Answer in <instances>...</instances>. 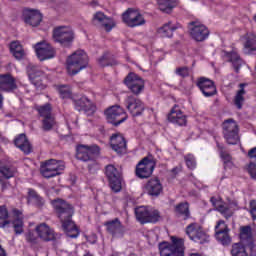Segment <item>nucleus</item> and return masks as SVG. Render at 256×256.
Listing matches in <instances>:
<instances>
[{"mask_svg":"<svg viewBox=\"0 0 256 256\" xmlns=\"http://www.w3.org/2000/svg\"><path fill=\"white\" fill-rule=\"evenodd\" d=\"M52 205L67 237H70L71 239H77L80 232L77 224H75L73 221V215L75 214V209L73 206L67 201L59 198L53 200Z\"/></svg>","mask_w":256,"mask_h":256,"instance_id":"obj_1","label":"nucleus"},{"mask_svg":"<svg viewBox=\"0 0 256 256\" xmlns=\"http://www.w3.org/2000/svg\"><path fill=\"white\" fill-rule=\"evenodd\" d=\"M66 63L68 74L77 75L89 67V56L84 50H77L68 56Z\"/></svg>","mask_w":256,"mask_h":256,"instance_id":"obj_2","label":"nucleus"},{"mask_svg":"<svg viewBox=\"0 0 256 256\" xmlns=\"http://www.w3.org/2000/svg\"><path fill=\"white\" fill-rule=\"evenodd\" d=\"M172 243L163 241L159 243L158 248L161 256H183L185 253V242L181 238L171 237Z\"/></svg>","mask_w":256,"mask_h":256,"instance_id":"obj_3","label":"nucleus"},{"mask_svg":"<svg viewBox=\"0 0 256 256\" xmlns=\"http://www.w3.org/2000/svg\"><path fill=\"white\" fill-rule=\"evenodd\" d=\"M106 179H108L109 187L114 193H119L123 189V173L114 165L105 167Z\"/></svg>","mask_w":256,"mask_h":256,"instance_id":"obj_4","label":"nucleus"},{"mask_svg":"<svg viewBox=\"0 0 256 256\" xmlns=\"http://www.w3.org/2000/svg\"><path fill=\"white\" fill-rule=\"evenodd\" d=\"M157 161L153 156H146L138 162L135 169V174L138 179H149L155 171Z\"/></svg>","mask_w":256,"mask_h":256,"instance_id":"obj_5","label":"nucleus"},{"mask_svg":"<svg viewBox=\"0 0 256 256\" xmlns=\"http://www.w3.org/2000/svg\"><path fill=\"white\" fill-rule=\"evenodd\" d=\"M65 170V164L63 161H57L55 159H50L41 163L40 172L42 177L46 179H51L61 175L62 171Z\"/></svg>","mask_w":256,"mask_h":256,"instance_id":"obj_6","label":"nucleus"},{"mask_svg":"<svg viewBox=\"0 0 256 256\" xmlns=\"http://www.w3.org/2000/svg\"><path fill=\"white\" fill-rule=\"evenodd\" d=\"M135 215L137 221H139L141 225H145L146 223H158L161 219V213H159L158 210L147 206H140L136 208Z\"/></svg>","mask_w":256,"mask_h":256,"instance_id":"obj_7","label":"nucleus"},{"mask_svg":"<svg viewBox=\"0 0 256 256\" xmlns=\"http://www.w3.org/2000/svg\"><path fill=\"white\" fill-rule=\"evenodd\" d=\"M26 71L33 86L37 89H45L47 87V84H45L47 76L45 75V72L41 70V67L35 64H29Z\"/></svg>","mask_w":256,"mask_h":256,"instance_id":"obj_8","label":"nucleus"},{"mask_svg":"<svg viewBox=\"0 0 256 256\" xmlns=\"http://www.w3.org/2000/svg\"><path fill=\"white\" fill-rule=\"evenodd\" d=\"M223 135L228 145H237L239 143V125L234 119H228L223 122Z\"/></svg>","mask_w":256,"mask_h":256,"instance_id":"obj_9","label":"nucleus"},{"mask_svg":"<svg viewBox=\"0 0 256 256\" xmlns=\"http://www.w3.org/2000/svg\"><path fill=\"white\" fill-rule=\"evenodd\" d=\"M106 121L114 125V127H119L121 123L127 121V112L121 106H111L105 110Z\"/></svg>","mask_w":256,"mask_h":256,"instance_id":"obj_10","label":"nucleus"},{"mask_svg":"<svg viewBox=\"0 0 256 256\" xmlns=\"http://www.w3.org/2000/svg\"><path fill=\"white\" fill-rule=\"evenodd\" d=\"M185 233L191 241H194V243L203 245V243H207V241H209V235L205 233L203 227L198 223L189 224L186 227Z\"/></svg>","mask_w":256,"mask_h":256,"instance_id":"obj_11","label":"nucleus"},{"mask_svg":"<svg viewBox=\"0 0 256 256\" xmlns=\"http://www.w3.org/2000/svg\"><path fill=\"white\" fill-rule=\"evenodd\" d=\"M124 84L133 95H141L145 89V80L135 72L128 73L124 79Z\"/></svg>","mask_w":256,"mask_h":256,"instance_id":"obj_12","label":"nucleus"},{"mask_svg":"<svg viewBox=\"0 0 256 256\" xmlns=\"http://www.w3.org/2000/svg\"><path fill=\"white\" fill-rule=\"evenodd\" d=\"M54 40L57 43H61L63 47H69L71 43H73V39L75 36L73 34V30L67 26H59L53 31Z\"/></svg>","mask_w":256,"mask_h":256,"instance_id":"obj_13","label":"nucleus"},{"mask_svg":"<svg viewBox=\"0 0 256 256\" xmlns=\"http://www.w3.org/2000/svg\"><path fill=\"white\" fill-rule=\"evenodd\" d=\"M124 105L132 117H141L145 112V103L133 95L127 96Z\"/></svg>","mask_w":256,"mask_h":256,"instance_id":"obj_14","label":"nucleus"},{"mask_svg":"<svg viewBox=\"0 0 256 256\" xmlns=\"http://www.w3.org/2000/svg\"><path fill=\"white\" fill-rule=\"evenodd\" d=\"M97 153H99V146L80 144L76 148V159L84 162L95 161V155H97Z\"/></svg>","mask_w":256,"mask_h":256,"instance_id":"obj_15","label":"nucleus"},{"mask_svg":"<svg viewBox=\"0 0 256 256\" xmlns=\"http://www.w3.org/2000/svg\"><path fill=\"white\" fill-rule=\"evenodd\" d=\"M122 20L128 27H141V25H145L143 15L139 11L131 8L123 13Z\"/></svg>","mask_w":256,"mask_h":256,"instance_id":"obj_16","label":"nucleus"},{"mask_svg":"<svg viewBox=\"0 0 256 256\" xmlns=\"http://www.w3.org/2000/svg\"><path fill=\"white\" fill-rule=\"evenodd\" d=\"M196 87H198L204 97H215V95H217V86H215V82L209 78H198Z\"/></svg>","mask_w":256,"mask_h":256,"instance_id":"obj_17","label":"nucleus"},{"mask_svg":"<svg viewBox=\"0 0 256 256\" xmlns=\"http://www.w3.org/2000/svg\"><path fill=\"white\" fill-rule=\"evenodd\" d=\"M190 27V35L194 41H205L207 37H209V28L207 26L201 24V22L192 21L189 24Z\"/></svg>","mask_w":256,"mask_h":256,"instance_id":"obj_18","label":"nucleus"},{"mask_svg":"<svg viewBox=\"0 0 256 256\" xmlns=\"http://www.w3.org/2000/svg\"><path fill=\"white\" fill-rule=\"evenodd\" d=\"M73 105L76 111H84L87 117L95 115V111H97V106H95V104L86 96H82L80 99L73 100Z\"/></svg>","mask_w":256,"mask_h":256,"instance_id":"obj_19","label":"nucleus"},{"mask_svg":"<svg viewBox=\"0 0 256 256\" xmlns=\"http://www.w3.org/2000/svg\"><path fill=\"white\" fill-rule=\"evenodd\" d=\"M167 119L169 123H173V125H178V127H185L187 125V115L181 111V107L175 104L170 113L167 115Z\"/></svg>","mask_w":256,"mask_h":256,"instance_id":"obj_20","label":"nucleus"},{"mask_svg":"<svg viewBox=\"0 0 256 256\" xmlns=\"http://www.w3.org/2000/svg\"><path fill=\"white\" fill-rule=\"evenodd\" d=\"M22 17L26 25H31V27H37L41 25V21H43V15L41 12L31 8H24Z\"/></svg>","mask_w":256,"mask_h":256,"instance_id":"obj_21","label":"nucleus"},{"mask_svg":"<svg viewBox=\"0 0 256 256\" xmlns=\"http://www.w3.org/2000/svg\"><path fill=\"white\" fill-rule=\"evenodd\" d=\"M34 49L40 61H47V59H53V57H55V50L49 43L38 42L34 46Z\"/></svg>","mask_w":256,"mask_h":256,"instance_id":"obj_22","label":"nucleus"},{"mask_svg":"<svg viewBox=\"0 0 256 256\" xmlns=\"http://www.w3.org/2000/svg\"><path fill=\"white\" fill-rule=\"evenodd\" d=\"M144 191L149 197L157 198L163 193V184L159 178H151L145 184Z\"/></svg>","mask_w":256,"mask_h":256,"instance_id":"obj_23","label":"nucleus"},{"mask_svg":"<svg viewBox=\"0 0 256 256\" xmlns=\"http://www.w3.org/2000/svg\"><path fill=\"white\" fill-rule=\"evenodd\" d=\"M110 147L118 155H123L127 153V140L121 133L112 134L110 137Z\"/></svg>","mask_w":256,"mask_h":256,"instance_id":"obj_24","label":"nucleus"},{"mask_svg":"<svg viewBox=\"0 0 256 256\" xmlns=\"http://www.w3.org/2000/svg\"><path fill=\"white\" fill-rule=\"evenodd\" d=\"M215 237L222 245H229L231 243L229 228H227V225H225V221H218L215 227Z\"/></svg>","mask_w":256,"mask_h":256,"instance_id":"obj_25","label":"nucleus"},{"mask_svg":"<svg viewBox=\"0 0 256 256\" xmlns=\"http://www.w3.org/2000/svg\"><path fill=\"white\" fill-rule=\"evenodd\" d=\"M17 89V80L11 73L0 74V91L13 93Z\"/></svg>","mask_w":256,"mask_h":256,"instance_id":"obj_26","label":"nucleus"},{"mask_svg":"<svg viewBox=\"0 0 256 256\" xmlns=\"http://www.w3.org/2000/svg\"><path fill=\"white\" fill-rule=\"evenodd\" d=\"M210 202L212 203L213 207H215L218 213H221L225 219H231L233 217V210L229 207V205L225 204L222 199H218L217 197L213 196L210 198Z\"/></svg>","mask_w":256,"mask_h":256,"instance_id":"obj_27","label":"nucleus"},{"mask_svg":"<svg viewBox=\"0 0 256 256\" xmlns=\"http://www.w3.org/2000/svg\"><path fill=\"white\" fill-rule=\"evenodd\" d=\"M38 237L48 243L49 241H55V231L45 223H41L36 226L35 229Z\"/></svg>","mask_w":256,"mask_h":256,"instance_id":"obj_28","label":"nucleus"},{"mask_svg":"<svg viewBox=\"0 0 256 256\" xmlns=\"http://www.w3.org/2000/svg\"><path fill=\"white\" fill-rule=\"evenodd\" d=\"M14 219L12 220V227L15 235H23L25 223L23 222V212L17 208L12 210Z\"/></svg>","mask_w":256,"mask_h":256,"instance_id":"obj_29","label":"nucleus"},{"mask_svg":"<svg viewBox=\"0 0 256 256\" xmlns=\"http://www.w3.org/2000/svg\"><path fill=\"white\" fill-rule=\"evenodd\" d=\"M224 57L227 59L228 63H232L235 73H239V71H241L243 59H241V56L239 53H237V51H224Z\"/></svg>","mask_w":256,"mask_h":256,"instance_id":"obj_30","label":"nucleus"},{"mask_svg":"<svg viewBox=\"0 0 256 256\" xmlns=\"http://www.w3.org/2000/svg\"><path fill=\"white\" fill-rule=\"evenodd\" d=\"M104 227H106L107 233L112 235V237H117V235L123 233V224H121L119 218L104 222Z\"/></svg>","mask_w":256,"mask_h":256,"instance_id":"obj_31","label":"nucleus"},{"mask_svg":"<svg viewBox=\"0 0 256 256\" xmlns=\"http://www.w3.org/2000/svg\"><path fill=\"white\" fill-rule=\"evenodd\" d=\"M14 145L20 149V151L25 153V155H29V153L32 151L31 143L25 134H20L18 137H16L14 140Z\"/></svg>","mask_w":256,"mask_h":256,"instance_id":"obj_32","label":"nucleus"},{"mask_svg":"<svg viewBox=\"0 0 256 256\" xmlns=\"http://www.w3.org/2000/svg\"><path fill=\"white\" fill-rule=\"evenodd\" d=\"M179 29L177 24H173V22H168L158 28L157 33L159 37L171 39L173 37V33Z\"/></svg>","mask_w":256,"mask_h":256,"instance_id":"obj_33","label":"nucleus"},{"mask_svg":"<svg viewBox=\"0 0 256 256\" xmlns=\"http://www.w3.org/2000/svg\"><path fill=\"white\" fill-rule=\"evenodd\" d=\"M98 64L100 67H115L116 65H119V62L117 59L114 58L113 55L109 52H104L99 58H98Z\"/></svg>","mask_w":256,"mask_h":256,"instance_id":"obj_34","label":"nucleus"},{"mask_svg":"<svg viewBox=\"0 0 256 256\" xmlns=\"http://www.w3.org/2000/svg\"><path fill=\"white\" fill-rule=\"evenodd\" d=\"M176 215L183 217L184 221L191 218V211L189 210L188 202H180L174 207Z\"/></svg>","mask_w":256,"mask_h":256,"instance_id":"obj_35","label":"nucleus"},{"mask_svg":"<svg viewBox=\"0 0 256 256\" xmlns=\"http://www.w3.org/2000/svg\"><path fill=\"white\" fill-rule=\"evenodd\" d=\"M239 237L243 243L253 245V229L249 225L240 227Z\"/></svg>","mask_w":256,"mask_h":256,"instance_id":"obj_36","label":"nucleus"},{"mask_svg":"<svg viewBox=\"0 0 256 256\" xmlns=\"http://www.w3.org/2000/svg\"><path fill=\"white\" fill-rule=\"evenodd\" d=\"M243 47L251 53L256 48V34L248 32L243 36Z\"/></svg>","mask_w":256,"mask_h":256,"instance_id":"obj_37","label":"nucleus"},{"mask_svg":"<svg viewBox=\"0 0 256 256\" xmlns=\"http://www.w3.org/2000/svg\"><path fill=\"white\" fill-rule=\"evenodd\" d=\"M10 53H12L15 59H23L25 57V50L20 41H13L10 43Z\"/></svg>","mask_w":256,"mask_h":256,"instance_id":"obj_38","label":"nucleus"},{"mask_svg":"<svg viewBox=\"0 0 256 256\" xmlns=\"http://www.w3.org/2000/svg\"><path fill=\"white\" fill-rule=\"evenodd\" d=\"M158 7L162 13H171L177 7V0H158Z\"/></svg>","mask_w":256,"mask_h":256,"instance_id":"obj_39","label":"nucleus"},{"mask_svg":"<svg viewBox=\"0 0 256 256\" xmlns=\"http://www.w3.org/2000/svg\"><path fill=\"white\" fill-rule=\"evenodd\" d=\"M245 84H240L241 89L237 91L234 97V105L237 109H243V103H245Z\"/></svg>","mask_w":256,"mask_h":256,"instance_id":"obj_40","label":"nucleus"},{"mask_svg":"<svg viewBox=\"0 0 256 256\" xmlns=\"http://www.w3.org/2000/svg\"><path fill=\"white\" fill-rule=\"evenodd\" d=\"M36 111L38 112V115L42 117V119L53 116V106L51 103L36 106Z\"/></svg>","mask_w":256,"mask_h":256,"instance_id":"obj_41","label":"nucleus"},{"mask_svg":"<svg viewBox=\"0 0 256 256\" xmlns=\"http://www.w3.org/2000/svg\"><path fill=\"white\" fill-rule=\"evenodd\" d=\"M0 173L4 179H13L15 173H17V168L11 165L3 164L0 165Z\"/></svg>","mask_w":256,"mask_h":256,"instance_id":"obj_42","label":"nucleus"},{"mask_svg":"<svg viewBox=\"0 0 256 256\" xmlns=\"http://www.w3.org/2000/svg\"><path fill=\"white\" fill-rule=\"evenodd\" d=\"M28 199L34 201L36 207H43V205H45V199L33 188L28 189Z\"/></svg>","mask_w":256,"mask_h":256,"instance_id":"obj_43","label":"nucleus"},{"mask_svg":"<svg viewBox=\"0 0 256 256\" xmlns=\"http://www.w3.org/2000/svg\"><path fill=\"white\" fill-rule=\"evenodd\" d=\"M10 223L11 221L9 220V210L7 209V206H0V229H5Z\"/></svg>","mask_w":256,"mask_h":256,"instance_id":"obj_44","label":"nucleus"},{"mask_svg":"<svg viewBox=\"0 0 256 256\" xmlns=\"http://www.w3.org/2000/svg\"><path fill=\"white\" fill-rule=\"evenodd\" d=\"M231 256H249V253H247V248L243 243H234L231 248Z\"/></svg>","mask_w":256,"mask_h":256,"instance_id":"obj_45","label":"nucleus"},{"mask_svg":"<svg viewBox=\"0 0 256 256\" xmlns=\"http://www.w3.org/2000/svg\"><path fill=\"white\" fill-rule=\"evenodd\" d=\"M216 147L219 151V155L224 163H231V154L225 151V146L219 142H216Z\"/></svg>","mask_w":256,"mask_h":256,"instance_id":"obj_46","label":"nucleus"},{"mask_svg":"<svg viewBox=\"0 0 256 256\" xmlns=\"http://www.w3.org/2000/svg\"><path fill=\"white\" fill-rule=\"evenodd\" d=\"M57 122L55 121L54 116H48L42 119V129L43 131H51L53 127H55V124Z\"/></svg>","mask_w":256,"mask_h":256,"instance_id":"obj_47","label":"nucleus"},{"mask_svg":"<svg viewBox=\"0 0 256 256\" xmlns=\"http://www.w3.org/2000/svg\"><path fill=\"white\" fill-rule=\"evenodd\" d=\"M58 93L61 99H71V87L69 85H60L58 86Z\"/></svg>","mask_w":256,"mask_h":256,"instance_id":"obj_48","label":"nucleus"},{"mask_svg":"<svg viewBox=\"0 0 256 256\" xmlns=\"http://www.w3.org/2000/svg\"><path fill=\"white\" fill-rule=\"evenodd\" d=\"M184 161L186 163V167H188L190 171L197 169V160L195 159V155L187 154L184 156Z\"/></svg>","mask_w":256,"mask_h":256,"instance_id":"obj_49","label":"nucleus"},{"mask_svg":"<svg viewBox=\"0 0 256 256\" xmlns=\"http://www.w3.org/2000/svg\"><path fill=\"white\" fill-rule=\"evenodd\" d=\"M105 31H107V33H109L110 31L113 30V27H115V20H113V18H107L104 20V22L102 23Z\"/></svg>","mask_w":256,"mask_h":256,"instance_id":"obj_50","label":"nucleus"},{"mask_svg":"<svg viewBox=\"0 0 256 256\" xmlns=\"http://www.w3.org/2000/svg\"><path fill=\"white\" fill-rule=\"evenodd\" d=\"M176 75L185 79V77H189V68L187 67H179L176 69Z\"/></svg>","mask_w":256,"mask_h":256,"instance_id":"obj_51","label":"nucleus"},{"mask_svg":"<svg viewBox=\"0 0 256 256\" xmlns=\"http://www.w3.org/2000/svg\"><path fill=\"white\" fill-rule=\"evenodd\" d=\"M26 241L31 243V245H37L38 238L33 232H28L26 234Z\"/></svg>","mask_w":256,"mask_h":256,"instance_id":"obj_52","label":"nucleus"},{"mask_svg":"<svg viewBox=\"0 0 256 256\" xmlns=\"http://www.w3.org/2000/svg\"><path fill=\"white\" fill-rule=\"evenodd\" d=\"M250 215L253 221H256V200L250 201Z\"/></svg>","mask_w":256,"mask_h":256,"instance_id":"obj_53","label":"nucleus"},{"mask_svg":"<svg viewBox=\"0 0 256 256\" xmlns=\"http://www.w3.org/2000/svg\"><path fill=\"white\" fill-rule=\"evenodd\" d=\"M248 173L252 179H256V164L251 162L248 166Z\"/></svg>","mask_w":256,"mask_h":256,"instance_id":"obj_54","label":"nucleus"},{"mask_svg":"<svg viewBox=\"0 0 256 256\" xmlns=\"http://www.w3.org/2000/svg\"><path fill=\"white\" fill-rule=\"evenodd\" d=\"M107 18L108 17L105 16V14L102 12H97L96 14H94V20L99 21V23H104L105 19H107Z\"/></svg>","mask_w":256,"mask_h":256,"instance_id":"obj_55","label":"nucleus"},{"mask_svg":"<svg viewBox=\"0 0 256 256\" xmlns=\"http://www.w3.org/2000/svg\"><path fill=\"white\" fill-rule=\"evenodd\" d=\"M0 256H7V252L5 251L3 246H1V244H0Z\"/></svg>","mask_w":256,"mask_h":256,"instance_id":"obj_56","label":"nucleus"},{"mask_svg":"<svg viewBox=\"0 0 256 256\" xmlns=\"http://www.w3.org/2000/svg\"><path fill=\"white\" fill-rule=\"evenodd\" d=\"M0 185L2 187V191H5V189H7V182L3 181V179L2 182H0Z\"/></svg>","mask_w":256,"mask_h":256,"instance_id":"obj_57","label":"nucleus"},{"mask_svg":"<svg viewBox=\"0 0 256 256\" xmlns=\"http://www.w3.org/2000/svg\"><path fill=\"white\" fill-rule=\"evenodd\" d=\"M190 256H200V255L197 253H193V254H190Z\"/></svg>","mask_w":256,"mask_h":256,"instance_id":"obj_58","label":"nucleus"},{"mask_svg":"<svg viewBox=\"0 0 256 256\" xmlns=\"http://www.w3.org/2000/svg\"><path fill=\"white\" fill-rule=\"evenodd\" d=\"M175 172H176V168H173V169H172V173H175Z\"/></svg>","mask_w":256,"mask_h":256,"instance_id":"obj_59","label":"nucleus"},{"mask_svg":"<svg viewBox=\"0 0 256 256\" xmlns=\"http://www.w3.org/2000/svg\"><path fill=\"white\" fill-rule=\"evenodd\" d=\"M0 183H2V178H1V176H0Z\"/></svg>","mask_w":256,"mask_h":256,"instance_id":"obj_60","label":"nucleus"},{"mask_svg":"<svg viewBox=\"0 0 256 256\" xmlns=\"http://www.w3.org/2000/svg\"><path fill=\"white\" fill-rule=\"evenodd\" d=\"M182 256H185V252H184V253H182Z\"/></svg>","mask_w":256,"mask_h":256,"instance_id":"obj_61","label":"nucleus"}]
</instances>
